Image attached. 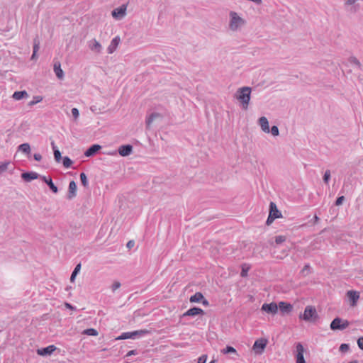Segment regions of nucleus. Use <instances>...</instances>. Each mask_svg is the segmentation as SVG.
I'll return each instance as SVG.
<instances>
[{
    "mask_svg": "<svg viewBox=\"0 0 363 363\" xmlns=\"http://www.w3.org/2000/svg\"><path fill=\"white\" fill-rule=\"evenodd\" d=\"M35 55H34V52H33V55H32V56H31V59H32V60H33V59H34V58L35 57Z\"/></svg>",
    "mask_w": 363,
    "mask_h": 363,
    "instance_id": "4d7b16f0",
    "label": "nucleus"
},
{
    "mask_svg": "<svg viewBox=\"0 0 363 363\" xmlns=\"http://www.w3.org/2000/svg\"><path fill=\"white\" fill-rule=\"evenodd\" d=\"M54 157L56 162H60L62 159L61 152L59 150H55L54 151Z\"/></svg>",
    "mask_w": 363,
    "mask_h": 363,
    "instance_id": "e433bc0d",
    "label": "nucleus"
},
{
    "mask_svg": "<svg viewBox=\"0 0 363 363\" xmlns=\"http://www.w3.org/2000/svg\"><path fill=\"white\" fill-rule=\"evenodd\" d=\"M249 269H250V267L247 264L242 265V271H241V273H240L241 277H247Z\"/></svg>",
    "mask_w": 363,
    "mask_h": 363,
    "instance_id": "c9c22d12",
    "label": "nucleus"
},
{
    "mask_svg": "<svg viewBox=\"0 0 363 363\" xmlns=\"http://www.w3.org/2000/svg\"><path fill=\"white\" fill-rule=\"evenodd\" d=\"M296 363H306L303 354L305 352V349L301 343H298L296 346Z\"/></svg>",
    "mask_w": 363,
    "mask_h": 363,
    "instance_id": "6e6552de",
    "label": "nucleus"
},
{
    "mask_svg": "<svg viewBox=\"0 0 363 363\" xmlns=\"http://www.w3.org/2000/svg\"><path fill=\"white\" fill-rule=\"evenodd\" d=\"M121 286V283L118 282V281H116L113 284L112 286H111V289H112V291H116V289H118L119 287Z\"/></svg>",
    "mask_w": 363,
    "mask_h": 363,
    "instance_id": "37998d69",
    "label": "nucleus"
},
{
    "mask_svg": "<svg viewBox=\"0 0 363 363\" xmlns=\"http://www.w3.org/2000/svg\"><path fill=\"white\" fill-rule=\"evenodd\" d=\"M277 306L282 313H289L293 309L291 304L284 301H280Z\"/></svg>",
    "mask_w": 363,
    "mask_h": 363,
    "instance_id": "aec40b11",
    "label": "nucleus"
},
{
    "mask_svg": "<svg viewBox=\"0 0 363 363\" xmlns=\"http://www.w3.org/2000/svg\"><path fill=\"white\" fill-rule=\"evenodd\" d=\"M80 179H81V182H82V185L84 187H87L89 185V182H88L87 177L85 173L82 172L80 174Z\"/></svg>",
    "mask_w": 363,
    "mask_h": 363,
    "instance_id": "7c9ffc66",
    "label": "nucleus"
},
{
    "mask_svg": "<svg viewBox=\"0 0 363 363\" xmlns=\"http://www.w3.org/2000/svg\"><path fill=\"white\" fill-rule=\"evenodd\" d=\"M348 326L349 322L340 318H335L330 323V328L333 330H344Z\"/></svg>",
    "mask_w": 363,
    "mask_h": 363,
    "instance_id": "39448f33",
    "label": "nucleus"
},
{
    "mask_svg": "<svg viewBox=\"0 0 363 363\" xmlns=\"http://www.w3.org/2000/svg\"><path fill=\"white\" fill-rule=\"evenodd\" d=\"M286 240V236L284 235H278L275 237V242L279 245L284 242H285Z\"/></svg>",
    "mask_w": 363,
    "mask_h": 363,
    "instance_id": "4c0bfd02",
    "label": "nucleus"
},
{
    "mask_svg": "<svg viewBox=\"0 0 363 363\" xmlns=\"http://www.w3.org/2000/svg\"><path fill=\"white\" fill-rule=\"evenodd\" d=\"M18 150L23 153L29 154L30 152V147L28 143H23L18 146Z\"/></svg>",
    "mask_w": 363,
    "mask_h": 363,
    "instance_id": "a878e982",
    "label": "nucleus"
},
{
    "mask_svg": "<svg viewBox=\"0 0 363 363\" xmlns=\"http://www.w3.org/2000/svg\"><path fill=\"white\" fill-rule=\"evenodd\" d=\"M51 146L52 147L53 152L55 151V150H58L53 141L51 143Z\"/></svg>",
    "mask_w": 363,
    "mask_h": 363,
    "instance_id": "603ef678",
    "label": "nucleus"
},
{
    "mask_svg": "<svg viewBox=\"0 0 363 363\" xmlns=\"http://www.w3.org/2000/svg\"><path fill=\"white\" fill-rule=\"evenodd\" d=\"M271 133L274 136L278 135H279V129H278L277 126H275V125L272 126L271 128Z\"/></svg>",
    "mask_w": 363,
    "mask_h": 363,
    "instance_id": "79ce46f5",
    "label": "nucleus"
},
{
    "mask_svg": "<svg viewBox=\"0 0 363 363\" xmlns=\"http://www.w3.org/2000/svg\"><path fill=\"white\" fill-rule=\"evenodd\" d=\"M9 162H0V174L7 170Z\"/></svg>",
    "mask_w": 363,
    "mask_h": 363,
    "instance_id": "f704fd0d",
    "label": "nucleus"
},
{
    "mask_svg": "<svg viewBox=\"0 0 363 363\" xmlns=\"http://www.w3.org/2000/svg\"><path fill=\"white\" fill-rule=\"evenodd\" d=\"M40 178L47 185L49 186L50 190L56 194L58 192L57 187L55 185V184L52 182L51 177H47L45 176H40Z\"/></svg>",
    "mask_w": 363,
    "mask_h": 363,
    "instance_id": "4468645a",
    "label": "nucleus"
},
{
    "mask_svg": "<svg viewBox=\"0 0 363 363\" xmlns=\"http://www.w3.org/2000/svg\"><path fill=\"white\" fill-rule=\"evenodd\" d=\"M203 303L204 305H208V301H207L206 300H203Z\"/></svg>",
    "mask_w": 363,
    "mask_h": 363,
    "instance_id": "5fc2aeb1",
    "label": "nucleus"
},
{
    "mask_svg": "<svg viewBox=\"0 0 363 363\" xmlns=\"http://www.w3.org/2000/svg\"><path fill=\"white\" fill-rule=\"evenodd\" d=\"M80 269H81V264H78L74 271L72 272V274H71V277H70V281L72 282L74 281V279H75V277L77 276V274L79 273V272L80 271Z\"/></svg>",
    "mask_w": 363,
    "mask_h": 363,
    "instance_id": "cd10ccee",
    "label": "nucleus"
},
{
    "mask_svg": "<svg viewBox=\"0 0 363 363\" xmlns=\"http://www.w3.org/2000/svg\"><path fill=\"white\" fill-rule=\"evenodd\" d=\"M28 94L26 91H17L13 94L12 98L15 100H21L28 97Z\"/></svg>",
    "mask_w": 363,
    "mask_h": 363,
    "instance_id": "b1692460",
    "label": "nucleus"
},
{
    "mask_svg": "<svg viewBox=\"0 0 363 363\" xmlns=\"http://www.w3.org/2000/svg\"><path fill=\"white\" fill-rule=\"evenodd\" d=\"M62 160L63 166L65 168H69L73 163L72 161L71 160V159L69 157H68L67 156L62 157Z\"/></svg>",
    "mask_w": 363,
    "mask_h": 363,
    "instance_id": "bb28decb",
    "label": "nucleus"
},
{
    "mask_svg": "<svg viewBox=\"0 0 363 363\" xmlns=\"http://www.w3.org/2000/svg\"><path fill=\"white\" fill-rule=\"evenodd\" d=\"M126 245H127V247H128V248H130H130H132V247H134V245H135V242H134V240H130V241H128Z\"/></svg>",
    "mask_w": 363,
    "mask_h": 363,
    "instance_id": "8fccbe9b",
    "label": "nucleus"
},
{
    "mask_svg": "<svg viewBox=\"0 0 363 363\" xmlns=\"http://www.w3.org/2000/svg\"><path fill=\"white\" fill-rule=\"evenodd\" d=\"M330 178V172L329 170H327L325 172V174L323 177V180L325 183H328Z\"/></svg>",
    "mask_w": 363,
    "mask_h": 363,
    "instance_id": "ea45409f",
    "label": "nucleus"
},
{
    "mask_svg": "<svg viewBox=\"0 0 363 363\" xmlns=\"http://www.w3.org/2000/svg\"><path fill=\"white\" fill-rule=\"evenodd\" d=\"M42 100H43V97L42 96H33V100L30 101L28 103V106H33L35 105L36 104L42 101Z\"/></svg>",
    "mask_w": 363,
    "mask_h": 363,
    "instance_id": "c756f323",
    "label": "nucleus"
},
{
    "mask_svg": "<svg viewBox=\"0 0 363 363\" xmlns=\"http://www.w3.org/2000/svg\"><path fill=\"white\" fill-rule=\"evenodd\" d=\"M251 89L247 86L242 87L237 91L236 98L242 104V108L246 110L250 100Z\"/></svg>",
    "mask_w": 363,
    "mask_h": 363,
    "instance_id": "f257e3e1",
    "label": "nucleus"
},
{
    "mask_svg": "<svg viewBox=\"0 0 363 363\" xmlns=\"http://www.w3.org/2000/svg\"><path fill=\"white\" fill-rule=\"evenodd\" d=\"M269 213L267 220V225H271L276 218H282L281 213L278 210L277 205L274 202L270 203Z\"/></svg>",
    "mask_w": 363,
    "mask_h": 363,
    "instance_id": "7ed1b4c3",
    "label": "nucleus"
},
{
    "mask_svg": "<svg viewBox=\"0 0 363 363\" xmlns=\"http://www.w3.org/2000/svg\"><path fill=\"white\" fill-rule=\"evenodd\" d=\"M88 46L91 51L96 52L97 53L101 52L102 49L101 45L96 39H92L89 41Z\"/></svg>",
    "mask_w": 363,
    "mask_h": 363,
    "instance_id": "ddd939ff",
    "label": "nucleus"
},
{
    "mask_svg": "<svg viewBox=\"0 0 363 363\" xmlns=\"http://www.w3.org/2000/svg\"><path fill=\"white\" fill-rule=\"evenodd\" d=\"M209 363H216V361L215 359H213Z\"/></svg>",
    "mask_w": 363,
    "mask_h": 363,
    "instance_id": "13d9d810",
    "label": "nucleus"
},
{
    "mask_svg": "<svg viewBox=\"0 0 363 363\" xmlns=\"http://www.w3.org/2000/svg\"><path fill=\"white\" fill-rule=\"evenodd\" d=\"M204 311L203 309L197 307H194L186 311L183 316H196L198 315H203Z\"/></svg>",
    "mask_w": 363,
    "mask_h": 363,
    "instance_id": "2eb2a0df",
    "label": "nucleus"
},
{
    "mask_svg": "<svg viewBox=\"0 0 363 363\" xmlns=\"http://www.w3.org/2000/svg\"><path fill=\"white\" fill-rule=\"evenodd\" d=\"M54 72L57 76V77L60 79H62L64 77V72L61 69V65L59 62H56L54 64Z\"/></svg>",
    "mask_w": 363,
    "mask_h": 363,
    "instance_id": "5701e85b",
    "label": "nucleus"
},
{
    "mask_svg": "<svg viewBox=\"0 0 363 363\" xmlns=\"http://www.w3.org/2000/svg\"><path fill=\"white\" fill-rule=\"evenodd\" d=\"M133 145L129 144L121 145L118 149V154L122 157L130 155L133 152Z\"/></svg>",
    "mask_w": 363,
    "mask_h": 363,
    "instance_id": "9d476101",
    "label": "nucleus"
},
{
    "mask_svg": "<svg viewBox=\"0 0 363 363\" xmlns=\"http://www.w3.org/2000/svg\"><path fill=\"white\" fill-rule=\"evenodd\" d=\"M259 125H260L262 130L264 132L267 133L270 132L269 122L266 117H264V116L261 117L259 120Z\"/></svg>",
    "mask_w": 363,
    "mask_h": 363,
    "instance_id": "412c9836",
    "label": "nucleus"
},
{
    "mask_svg": "<svg viewBox=\"0 0 363 363\" xmlns=\"http://www.w3.org/2000/svg\"><path fill=\"white\" fill-rule=\"evenodd\" d=\"M33 158H34V160H36V161H38V162H39V161H40V160H42V156H41V155H40V154H39V153H35V154L33 155Z\"/></svg>",
    "mask_w": 363,
    "mask_h": 363,
    "instance_id": "49530a36",
    "label": "nucleus"
},
{
    "mask_svg": "<svg viewBox=\"0 0 363 363\" xmlns=\"http://www.w3.org/2000/svg\"><path fill=\"white\" fill-rule=\"evenodd\" d=\"M136 337V330L131 332L123 333L120 336H118L116 340H126L128 338L135 339Z\"/></svg>",
    "mask_w": 363,
    "mask_h": 363,
    "instance_id": "4be33fe9",
    "label": "nucleus"
},
{
    "mask_svg": "<svg viewBox=\"0 0 363 363\" xmlns=\"http://www.w3.org/2000/svg\"><path fill=\"white\" fill-rule=\"evenodd\" d=\"M345 200V197L343 196H340L337 199L335 204L337 206H340L342 203L343 201Z\"/></svg>",
    "mask_w": 363,
    "mask_h": 363,
    "instance_id": "c03bdc74",
    "label": "nucleus"
},
{
    "mask_svg": "<svg viewBox=\"0 0 363 363\" xmlns=\"http://www.w3.org/2000/svg\"><path fill=\"white\" fill-rule=\"evenodd\" d=\"M347 296L350 300V305L352 307L356 306L359 298V293L356 291L350 290L347 292Z\"/></svg>",
    "mask_w": 363,
    "mask_h": 363,
    "instance_id": "1a4fd4ad",
    "label": "nucleus"
},
{
    "mask_svg": "<svg viewBox=\"0 0 363 363\" xmlns=\"http://www.w3.org/2000/svg\"><path fill=\"white\" fill-rule=\"evenodd\" d=\"M357 345L360 349L363 350V337H361L358 339Z\"/></svg>",
    "mask_w": 363,
    "mask_h": 363,
    "instance_id": "a18cd8bd",
    "label": "nucleus"
},
{
    "mask_svg": "<svg viewBox=\"0 0 363 363\" xmlns=\"http://www.w3.org/2000/svg\"><path fill=\"white\" fill-rule=\"evenodd\" d=\"M230 28L233 30H237L240 26L244 24V20L239 17L235 12L230 13Z\"/></svg>",
    "mask_w": 363,
    "mask_h": 363,
    "instance_id": "20e7f679",
    "label": "nucleus"
},
{
    "mask_svg": "<svg viewBox=\"0 0 363 363\" xmlns=\"http://www.w3.org/2000/svg\"><path fill=\"white\" fill-rule=\"evenodd\" d=\"M77 184L74 181H71L69 184V190L67 198L72 199L76 196Z\"/></svg>",
    "mask_w": 363,
    "mask_h": 363,
    "instance_id": "6ab92c4d",
    "label": "nucleus"
},
{
    "mask_svg": "<svg viewBox=\"0 0 363 363\" xmlns=\"http://www.w3.org/2000/svg\"><path fill=\"white\" fill-rule=\"evenodd\" d=\"M354 0H348V1H347V3H348V4H352V3H354Z\"/></svg>",
    "mask_w": 363,
    "mask_h": 363,
    "instance_id": "6e6d98bb",
    "label": "nucleus"
},
{
    "mask_svg": "<svg viewBox=\"0 0 363 363\" xmlns=\"http://www.w3.org/2000/svg\"><path fill=\"white\" fill-rule=\"evenodd\" d=\"M136 354V350H133L129 351L127 354L125 356V358H128L129 356Z\"/></svg>",
    "mask_w": 363,
    "mask_h": 363,
    "instance_id": "de8ad7c7",
    "label": "nucleus"
},
{
    "mask_svg": "<svg viewBox=\"0 0 363 363\" xmlns=\"http://www.w3.org/2000/svg\"><path fill=\"white\" fill-rule=\"evenodd\" d=\"M40 176L35 172H24L21 174V177L26 182H30L33 179H36Z\"/></svg>",
    "mask_w": 363,
    "mask_h": 363,
    "instance_id": "f3484780",
    "label": "nucleus"
},
{
    "mask_svg": "<svg viewBox=\"0 0 363 363\" xmlns=\"http://www.w3.org/2000/svg\"><path fill=\"white\" fill-rule=\"evenodd\" d=\"M40 48V42L38 39L36 38L33 40V50L34 55H36L37 52L38 51Z\"/></svg>",
    "mask_w": 363,
    "mask_h": 363,
    "instance_id": "72a5a7b5",
    "label": "nucleus"
},
{
    "mask_svg": "<svg viewBox=\"0 0 363 363\" xmlns=\"http://www.w3.org/2000/svg\"><path fill=\"white\" fill-rule=\"evenodd\" d=\"M318 317V315L317 311L315 308L312 306H306L303 313L299 316L300 318L309 322L315 321Z\"/></svg>",
    "mask_w": 363,
    "mask_h": 363,
    "instance_id": "f03ea898",
    "label": "nucleus"
},
{
    "mask_svg": "<svg viewBox=\"0 0 363 363\" xmlns=\"http://www.w3.org/2000/svg\"><path fill=\"white\" fill-rule=\"evenodd\" d=\"M71 112L74 119H77L79 116V110L77 108H72Z\"/></svg>",
    "mask_w": 363,
    "mask_h": 363,
    "instance_id": "58836bf2",
    "label": "nucleus"
},
{
    "mask_svg": "<svg viewBox=\"0 0 363 363\" xmlns=\"http://www.w3.org/2000/svg\"><path fill=\"white\" fill-rule=\"evenodd\" d=\"M161 115L159 113H152L147 120V125H150L151 123L157 119L161 118Z\"/></svg>",
    "mask_w": 363,
    "mask_h": 363,
    "instance_id": "473e14b6",
    "label": "nucleus"
},
{
    "mask_svg": "<svg viewBox=\"0 0 363 363\" xmlns=\"http://www.w3.org/2000/svg\"><path fill=\"white\" fill-rule=\"evenodd\" d=\"M120 41L121 39L119 36H116L114 38H113L107 48L108 53L112 54L116 50Z\"/></svg>",
    "mask_w": 363,
    "mask_h": 363,
    "instance_id": "dca6fc26",
    "label": "nucleus"
},
{
    "mask_svg": "<svg viewBox=\"0 0 363 363\" xmlns=\"http://www.w3.org/2000/svg\"><path fill=\"white\" fill-rule=\"evenodd\" d=\"M267 345V340L260 338L257 340L253 346L252 350L256 354H262Z\"/></svg>",
    "mask_w": 363,
    "mask_h": 363,
    "instance_id": "423d86ee",
    "label": "nucleus"
},
{
    "mask_svg": "<svg viewBox=\"0 0 363 363\" xmlns=\"http://www.w3.org/2000/svg\"><path fill=\"white\" fill-rule=\"evenodd\" d=\"M56 347L53 345H49L46 347L40 348L37 350V354L40 356H48L50 355L55 350Z\"/></svg>",
    "mask_w": 363,
    "mask_h": 363,
    "instance_id": "f8f14e48",
    "label": "nucleus"
},
{
    "mask_svg": "<svg viewBox=\"0 0 363 363\" xmlns=\"http://www.w3.org/2000/svg\"><path fill=\"white\" fill-rule=\"evenodd\" d=\"M261 310L267 313L275 315L278 311V306L274 302L264 303L262 306Z\"/></svg>",
    "mask_w": 363,
    "mask_h": 363,
    "instance_id": "0eeeda50",
    "label": "nucleus"
},
{
    "mask_svg": "<svg viewBox=\"0 0 363 363\" xmlns=\"http://www.w3.org/2000/svg\"><path fill=\"white\" fill-rule=\"evenodd\" d=\"M83 333L91 336H96L98 335L97 330L94 328L86 329L84 330Z\"/></svg>",
    "mask_w": 363,
    "mask_h": 363,
    "instance_id": "2f4dec72",
    "label": "nucleus"
},
{
    "mask_svg": "<svg viewBox=\"0 0 363 363\" xmlns=\"http://www.w3.org/2000/svg\"><path fill=\"white\" fill-rule=\"evenodd\" d=\"M101 149V146L97 144L93 145L89 147L86 152H84V155L86 157H91L94 156L99 150Z\"/></svg>",
    "mask_w": 363,
    "mask_h": 363,
    "instance_id": "a211bd4d",
    "label": "nucleus"
},
{
    "mask_svg": "<svg viewBox=\"0 0 363 363\" xmlns=\"http://www.w3.org/2000/svg\"><path fill=\"white\" fill-rule=\"evenodd\" d=\"M340 349L341 351H347L349 349V346L347 344H342Z\"/></svg>",
    "mask_w": 363,
    "mask_h": 363,
    "instance_id": "09e8293b",
    "label": "nucleus"
},
{
    "mask_svg": "<svg viewBox=\"0 0 363 363\" xmlns=\"http://www.w3.org/2000/svg\"><path fill=\"white\" fill-rule=\"evenodd\" d=\"M207 358H208V357L206 354L201 355L198 359V363H206L207 361Z\"/></svg>",
    "mask_w": 363,
    "mask_h": 363,
    "instance_id": "a19ab883",
    "label": "nucleus"
},
{
    "mask_svg": "<svg viewBox=\"0 0 363 363\" xmlns=\"http://www.w3.org/2000/svg\"><path fill=\"white\" fill-rule=\"evenodd\" d=\"M221 352L224 354H229V353H233V354H237L236 350L231 346H227L225 349L221 350Z\"/></svg>",
    "mask_w": 363,
    "mask_h": 363,
    "instance_id": "c85d7f7f",
    "label": "nucleus"
},
{
    "mask_svg": "<svg viewBox=\"0 0 363 363\" xmlns=\"http://www.w3.org/2000/svg\"><path fill=\"white\" fill-rule=\"evenodd\" d=\"M126 6L125 5H122L118 8H116L112 11V16L116 19H121L124 17L125 14Z\"/></svg>",
    "mask_w": 363,
    "mask_h": 363,
    "instance_id": "9b49d317",
    "label": "nucleus"
},
{
    "mask_svg": "<svg viewBox=\"0 0 363 363\" xmlns=\"http://www.w3.org/2000/svg\"><path fill=\"white\" fill-rule=\"evenodd\" d=\"M203 299V296L200 292H196L194 295L190 297V302L191 303H199L201 302Z\"/></svg>",
    "mask_w": 363,
    "mask_h": 363,
    "instance_id": "393cba45",
    "label": "nucleus"
},
{
    "mask_svg": "<svg viewBox=\"0 0 363 363\" xmlns=\"http://www.w3.org/2000/svg\"><path fill=\"white\" fill-rule=\"evenodd\" d=\"M66 306L68 308L73 309V306L70 303H66Z\"/></svg>",
    "mask_w": 363,
    "mask_h": 363,
    "instance_id": "864d4df0",
    "label": "nucleus"
},
{
    "mask_svg": "<svg viewBox=\"0 0 363 363\" xmlns=\"http://www.w3.org/2000/svg\"><path fill=\"white\" fill-rule=\"evenodd\" d=\"M352 62L354 64L357 65L358 67H360V62L357 59H355V58L352 59Z\"/></svg>",
    "mask_w": 363,
    "mask_h": 363,
    "instance_id": "3c124183",
    "label": "nucleus"
}]
</instances>
